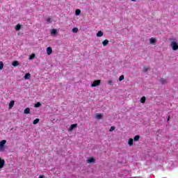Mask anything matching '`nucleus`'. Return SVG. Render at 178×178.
I'll return each instance as SVG.
<instances>
[{"label":"nucleus","instance_id":"obj_1","mask_svg":"<svg viewBox=\"0 0 178 178\" xmlns=\"http://www.w3.org/2000/svg\"><path fill=\"white\" fill-rule=\"evenodd\" d=\"M170 47L172 48L173 51H177L178 49L177 40L172 39Z\"/></svg>","mask_w":178,"mask_h":178},{"label":"nucleus","instance_id":"obj_2","mask_svg":"<svg viewBox=\"0 0 178 178\" xmlns=\"http://www.w3.org/2000/svg\"><path fill=\"white\" fill-rule=\"evenodd\" d=\"M6 144V140L0 141V152L5 151V145Z\"/></svg>","mask_w":178,"mask_h":178},{"label":"nucleus","instance_id":"obj_3","mask_svg":"<svg viewBox=\"0 0 178 178\" xmlns=\"http://www.w3.org/2000/svg\"><path fill=\"white\" fill-rule=\"evenodd\" d=\"M101 84V80L98 79L96 81H94L93 83L91 84V87H97Z\"/></svg>","mask_w":178,"mask_h":178},{"label":"nucleus","instance_id":"obj_4","mask_svg":"<svg viewBox=\"0 0 178 178\" xmlns=\"http://www.w3.org/2000/svg\"><path fill=\"white\" fill-rule=\"evenodd\" d=\"M76 127H77V124H71V126L68 129V131H73V129H76Z\"/></svg>","mask_w":178,"mask_h":178},{"label":"nucleus","instance_id":"obj_5","mask_svg":"<svg viewBox=\"0 0 178 178\" xmlns=\"http://www.w3.org/2000/svg\"><path fill=\"white\" fill-rule=\"evenodd\" d=\"M5 166V160L0 157V169H2Z\"/></svg>","mask_w":178,"mask_h":178},{"label":"nucleus","instance_id":"obj_6","mask_svg":"<svg viewBox=\"0 0 178 178\" xmlns=\"http://www.w3.org/2000/svg\"><path fill=\"white\" fill-rule=\"evenodd\" d=\"M47 55H51L52 54V47H49L47 48Z\"/></svg>","mask_w":178,"mask_h":178},{"label":"nucleus","instance_id":"obj_7","mask_svg":"<svg viewBox=\"0 0 178 178\" xmlns=\"http://www.w3.org/2000/svg\"><path fill=\"white\" fill-rule=\"evenodd\" d=\"M109 44V40H108V39H106L104 40L103 42H102V45L104 47H106V45H108Z\"/></svg>","mask_w":178,"mask_h":178},{"label":"nucleus","instance_id":"obj_8","mask_svg":"<svg viewBox=\"0 0 178 178\" xmlns=\"http://www.w3.org/2000/svg\"><path fill=\"white\" fill-rule=\"evenodd\" d=\"M31 78V74L30 73H26L24 75L25 80H29V79Z\"/></svg>","mask_w":178,"mask_h":178},{"label":"nucleus","instance_id":"obj_9","mask_svg":"<svg viewBox=\"0 0 178 178\" xmlns=\"http://www.w3.org/2000/svg\"><path fill=\"white\" fill-rule=\"evenodd\" d=\"M15 105V101L13 100L10 102L9 106H8V109H12L13 108V106Z\"/></svg>","mask_w":178,"mask_h":178},{"label":"nucleus","instance_id":"obj_10","mask_svg":"<svg viewBox=\"0 0 178 178\" xmlns=\"http://www.w3.org/2000/svg\"><path fill=\"white\" fill-rule=\"evenodd\" d=\"M20 29H22V25L20 24H17L15 26V30L16 31H19Z\"/></svg>","mask_w":178,"mask_h":178},{"label":"nucleus","instance_id":"obj_11","mask_svg":"<svg viewBox=\"0 0 178 178\" xmlns=\"http://www.w3.org/2000/svg\"><path fill=\"white\" fill-rule=\"evenodd\" d=\"M102 35H104V32H102V31H99L97 33V37H102Z\"/></svg>","mask_w":178,"mask_h":178},{"label":"nucleus","instance_id":"obj_12","mask_svg":"<svg viewBox=\"0 0 178 178\" xmlns=\"http://www.w3.org/2000/svg\"><path fill=\"white\" fill-rule=\"evenodd\" d=\"M93 162H95V159H94L93 157L88 160V163H92Z\"/></svg>","mask_w":178,"mask_h":178},{"label":"nucleus","instance_id":"obj_13","mask_svg":"<svg viewBox=\"0 0 178 178\" xmlns=\"http://www.w3.org/2000/svg\"><path fill=\"white\" fill-rule=\"evenodd\" d=\"M12 65H13V66L16 67V66H19V61L15 60V61L13 62Z\"/></svg>","mask_w":178,"mask_h":178},{"label":"nucleus","instance_id":"obj_14","mask_svg":"<svg viewBox=\"0 0 178 178\" xmlns=\"http://www.w3.org/2000/svg\"><path fill=\"white\" fill-rule=\"evenodd\" d=\"M149 42H150V44H155V42H156V40H155V38H152L149 40Z\"/></svg>","mask_w":178,"mask_h":178},{"label":"nucleus","instance_id":"obj_15","mask_svg":"<svg viewBox=\"0 0 178 178\" xmlns=\"http://www.w3.org/2000/svg\"><path fill=\"white\" fill-rule=\"evenodd\" d=\"M24 113H25L26 115L30 113V108H25L24 111Z\"/></svg>","mask_w":178,"mask_h":178},{"label":"nucleus","instance_id":"obj_16","mask_svg":"<svg viewBox=\"0 0 178 178\" xmlns=\"http://www.w3.org/2000/svg\"><path fill=\"white\" fill-rule=\"evenodd\" d=\"M160 81H161V84H166V83H167L166 79H165L163 78L160 79Z\"/></svg>","mask_w":178,"mask_h":178},{"label":"nucleus","instance_id":"obj_17","mask_svg":"<svg viewBox=\"0 0 178 178\" xmlns=\"http://www.w3.org/2000/svg\"><path fill=\"white\" fill-rule=\"evenodd\" d=\"M147 100V98H145V97H143L141 99H140V102L141 104H145V101Z\"/></svg>","mask_w":178,"mask_h":178},{"label":"nucleus","instance_id":"obj_18","mask_svg":"<svg viewBox=\"0 0 178 178\" xmlns=\"http://www.w3.org/2000/svg\"><path fill=\"white\" fill-rule=\"evenodd\" d=\"M80 13H81V10L80 9L76 10L75 15H76V16L80 15Z\"/></svg>","mask_w":178,"mask_h":178},{"label":"nucleus","instance_id":"obj_19","mask_svg":"<svg viewBox=\"0 0 178 178\" xmlns=\"http://www.w3.org/2000/svg\"><path fill=\"white\" fill-rule=\"evenodd\" d=\"M128 145L131 147V145H133V139L132 138H129V141H128Z\"/></svg>","mask_w":178,"mask_h":178},{"label":"nucleus","instance_id":"obj_20","mask_svg":"<svg viewBox=\"0 0 178 178\" xmlns=\"http://www.w3.org/2000/svg\"><path fill=\"white\" fill-rule=\"evenodd\" d=\"M134 141H138L140 140V136L136 135L135 136V137L134 138Z\"/></svg>","mask_w":178,"mask_h":178},{"label":"nucleus","instance_id":"obj_21","mask_svg":"<svg viewBox=\"0 0 178 178\" xmlns=\"http://www.w3.org/2000/svg\"><path fill=\"white\" fill-rule=\"evenodd\" d=\"M96 118H97V119H102V114H100V113H97V115H96Z\"/></svg>","mask_w":178,"mask_h":178},{"label":"nucleus","instance_id":"obj_22","mask_svg":"<svg viewBox=\"0 0 178 178\" xmlns=\"http://www.w3.org/2000/svg\"><path fill=\"white\" fill-rule=\"evenodd\" d=\"M41 106V103L38 102L37 104H35V108H40Z\"/></svg>","mask_w":178,"mask_h":178},{"label":"nucleus","instance_id":"obj_23","mask_svg":"<svg viewBox=\"0 0 178 178\" xmlns=\"http://www.w3.org/2000/svg\"><path fill=\"white\" fill-rule=\"evenodd\" d=\"M38 122H40V119L39 118H36L35 120H33V124H38Z\"/></svg>","mask_w":178,"mask_h":178},{"label":"nucleus","instance_id":"obj_24","mask_svg":"<svg viewBox=\"0 0 178 178\" xmlns=\"http://www.w3.org/2000/svg\"><path fill=\"white\" fill-rule=\"evenodd\" d=\"M77 31H79V29L77 27H74L72 29V33H77Z\"/></svg>","mask_w":178,"mask_h":178},{"label":"nucleus","instance_id":"obj_25","mask_svg":"<svg viewBox=\"0 0 178 178\" xmlns=\"http://www.w3.org/2000/svg\"><path fill=\"white\" fill-rule=\"evenodd\" d=\"M3 69V63L2 61H0V70H2Z\"/></svg>","mask_w":178,"mask_h":178},{"label":"nucleus","instance_id":"obj_26","mask_svg":"<svg viewBox=\"0 0 178 178\" xmlns=\"http://www.w3.org/2000/svg\"><path fill=\"white\" fill-rule=\"evenodd\" d=\"M148 70H149V67H144L143 68V72L144 73H147L148 72Z\"/></svg>","mask_w":178,"mask_h":178},{"label":"nucleus","instance_id":"obj_27","mask_svg":"<svg viewBox=\"0 0 178 178\" xmlns=\"http://www.w3.org/2000/svg\"><path fill=\"white\" fill-rule=\"evenodd\" d=\"M118 80H119V81H122V80H124V75H121Z\"/></svg>","mask_w":178,"mask_h":178},{"label":"nucleus","instance_id":"obj_28","mask_svg":"<svg viewBox=\"0 0 178 178\" xmlns=\"http://www.w3.org/2000/svg\"><path fill=\"white\" fill-rule=\"evenodd\" d=\"M35 58V54H33L30 56L29 59H34Z\"/></svg>","mask_w":178,"mask_h":178},{"label":"nucleus","instance_id":"obj_29","mask_svg":"<svg viewBox=\"0 0 178 178\" xmlns=\"http://www.w3.org/2000/svg\"><path fill=\"white\" fill-rule=\"evenodd\" d=\"M115 129H116V127H115V126L111 127L109 131H113V130H115Z\"/></svg>","mask_w":178,"mask_h":178},{"label":"nucleus","instance_id":"obj_30","mask_svg":"<svg viewBox=\"0 0 178 178\" xmlns=\"http://www.w3.org/2000/svg\"><path fill=\"white\" fill-rule=\"evenodd\" d=\"M51 33V34H56V29H52Z\"/></svg>","mask_w":178,"mask_h":178},{"label":"nucleus","instance_id":"obj_31","mask_svg":"<svg viewBox=\"0 0 178 178\" xmlns=\"http://www.w3.org/2000/svg\"><path fill=\"white\" fill-rule=\"evenodd\" d=\"M112 80L108 81V84H109V86H112Z\"/></svg>","mask_w":178,"mask_h":178},{"label":"nucleus","instance_id":"obj_32","mask_svg":"<svg viewBox=\"0 0 178 178\" xmlns=\"http://www.w3.org/2000/svg\"><path fill=\"white\" fill-rule=\"evenodd\" d=\"M47 22H48V23H49V22H51V19L49 17V18H47Z\"/></svg>","mask_w":178,"mask_h":178},{"label":"nucleus","instance_id":"obj_33","mask_svg":"<svg viewBox=\"0 0 178 178\" xmlns=\"http://www.w3.org/2000/svg\"><path fill=\"white\" fill-rule=\"evenodd\" d=\"M170 120V115H168V118H167V122H169Z\"/></svg>","mask_w":178,"mask_h":178},{"label":"nucleus","instance_id":"obj_34","mask_svg":"<svg viewBox=\"0 0 178 178\" xmlns=\"http://www.w3.org/2000/svg\"><path fill=\"white\" fill-rule=\"evenodd\" d=\"M38 178H44V176L40 175Z\"/></svg>","mask_w":178,"mask_h":178},{"label":"nucleus","instance_id":"obj_35","mask_svg":"<svg viewBox=\"0 0 178 178\" xmlns=\"http://www.w3.org/2000/svg\"><path fill=\"white\" fill-rule=\"evenodd\" d=\"M132 2H136L137 0H131Z\"/></svg>","mask_w":178,"mask_h":178}]
</instances>
